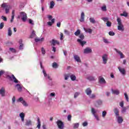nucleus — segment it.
I'll return each instance as SVG.
<instances>
[{"instance_id": "nucleus-10", "label": "nucleus", "mask_w": 129, "mask_h": 129, "mask_svg": "<svg viewBox=\"0 0 129 129\" xmlns=\"http://www.w3.org/2000/svg\"><path fill=\"white\" fill-rule=\"evenodd\" d=\"M114 51H115V52H116L117 54H118L120 55V58L121 59L124 58V55L123 53H122V52L121 51H120V50H119L116 48H114Z\"/></svg>"}, {"instance_id": "nucleus-3", "label": "nucleus", "mask_w": 129, "mask_h": 129, "mask_svg": "<svg viewBox=\"0 0 129 129\" xmlns=\"http://www.w3.org/2000/svg\"><path fill=\"white\" fill-rule=\"evenodd\" d=\"M91 112L93 115L94 117H95V119L97 120V121H99L100 119H99V116L97 114V110L95 109V108L92 107L91 109Z\"/></svg>"}, {"instance_id": "nucleus-22", "label": "nucleus", "mask_w": 129, "mask_h": 129, "mask_svg": "<svg viewBox=\"0 0 129 129\" xmlns=\"http://www.w3.org/2000/svg\"><path fill=\"white\" fill-rule=\"evenodd\" d=\"M87 79L89 80V81H95V77L91 76H88Z\"/></svg>"}, {"instance_id": "nucleus-6", "label": "nucleus", "mask_w": 129, "mask_h": 129, "mask_svg": "<svg viewBox=\"0 0 129 129\" xmlns=\"http://www.w3.org/2000/svg\"><path fill=\"white\" fill-rule=\"evenodd\" d=\"M2 8H4L5 9L6 14H9V13H10V9H11V6L10 5H7L6 3H3L2 5Z\"/></svg>"}, {"instance_id": "nucleus-32", "label": "nucleus", "mask_w": 129, "mask_h": 129, "mask_svg": "<svg viewBox=\"0 0 129 129\" xmlns=\"http://www.w3.org/2000/svg\"><path fill=\"white\" fill-rule=\"evenodd\" d=\"M36 37H37V35H36V32H35V31L33 30L30 35V38H36Z\"/></svg>"}, {"instance_id": "nucleus-44", "label": "nucleus", "mask_w": 129, "mask_h": 129, "mask_svg": "<svg viewBox=\"0 0 129 129\" xmlns=\"http://www.w3.org/2000/svg\"><path fill=\"white\" fill-rule=\"evenodd\" d=\"M107 112L106 111H103L102 112V116L103 118H104V117H105V116H106V114H107Z\"/></svg>"}, {"instance_id": "nucleus-31", "label": "nucleus", "mask_w": 129, "mask_h": 129, "mask_svg": "<svg viewBox=\"0 0 129 129\" xmlns=\"http://www.w3.org/2000/svg\"><path fill=\"white\" fill-rule=\"evenodd\" d=\"M120 16H121V17H125V18H126V17L128 16V14L126 13V12L124 11L123 13L120 14Z\"/></svg>"}, {"instance_id": "nucleus-60", "label": "nucleus", "mask_w": 129, "mask_h": 129, "mask_svg": "<svg viewBox=\"0 0 129 129\" xmlns=\"http://www.w3.org/2000/svg\"><path fill=\"white\" fill-rule=\"evenodd\" d=\"M63 38H64V35H63V33H60V40H61V41H62V40H63Z\"/></svg>"}, {"instance_id": "nucleus-42", "label": "nucleus", "mask_w": 129, "mask_h": 129, "mask_svg": "<svg viewBox=\"0 0 129 129\" xmlns=\"http://www.w3.org/2000/svg\"><path fill=\"white\" fill-rule=\"evenodd\" d=\"M121 112L122 113H124L126 112V108L125 107H122V109L121 110Z\"/></svg>"}, {"instance_id": "nucleus-53", "label": "nucleus", "mask_w": 129, "mask_h": 129, "mask_svg": "<svg viewBox=\"0 0 129 129\" xmlns=\"http://www.w3.org/2000/svg\"><path fill=\"white\" fill-rule=\"evenodd\" d=\"M9 50L12 52V53H16V49L14 48H10Z\"/></svg>"}, {"instance_id": "nucleus-40", "label": "nucleus", "mask_w": 129, "mask_h": 129, "mask_svg": "<svg viewBox=\"0 0 129 129\" xmlns=\"http://www.w3.org/2000/svg\"><path fill=\"white\" fill-rule=\"evenodd\" d=\"M64 80H68V79L69 78V77H70V73L65 74L64 75Z\"/></svg>"}, {"instance_id": "nucleus-48", "label": "nucleus", "mask_w": 129, "mask_h": 129, "mask_svg": "<svg viewBox=\"0 0 129 129\" xmlns=\"http://www.w3.org/2000/svg\"><path fill=\"white\" fill-rule=\"evenodd\" d=\"M124 95L125 97L126 100L127 102H128V96L127 95V94H126V93H124Z\"/></svg>"}, {"instance_id": "nucleus-59", "label": "nucleus", "mask_w": 129, "mask_h": 129, "mask_svg": "<svg viewBox=\"0 0 129 129\" xmlns=\"http://www.w3.org/2000/svg\"><path fill=\"white\" fill-rule=\"evenodd\" d=\"M16 102V97L14 96L12 98V103L14 104Z\"/></svg>"}, {"instance_id": "nucleus-20", "label": "nucleus", "mask_w": 129, "mask_h": 129, "mask_svg": "<svg viewBox=\"0 0 129 129\" xmlns=\"http://www.w3.org/2000/svg\"><path fill=\"white\" fill-rule=\"evenodd\" d=\"M15 87L17 88L18 91H19V92H22V88L21 86V85H20L19 84H17L15 85Z\"/></svg>"}, {"instance_id": "nucleus-28", "label": "nucleus", "mask_w": 129, "mask_h": 129, "mask_svg": "<svg viewBox=\"0 0 129 129\" xmlns=\"http://www.w3.org/2000/svg\"><path fill=\"white\" fill-rule=\"evenodd\" d=\"M84 30L86 33H89V34H91V33H92V29L90 28L86 29L85 28H84Z\"/></svg>"}, {"instance_id": "nucleus-7", "label": "nucleus", "mask_w": 129, "mask_h": 129, "mask_svg": "<svg viewBox=\"0 0 129 129\" xmlns=\"http://www.w3.org/2000/svg\"><path fill=\"white\" fill-rule=\"evenodd\" d=\"M17 101L18 102H21V103H22V104H23V105L24 106H25V107H27L28 106H29V104H27V102H26V101H25L24 100V99L23 98V97H20L18 99V100H17Z\"/></svg>"}, {"instance_id": "nucleus-55", "label": "nucleus", "mask_w": 129, "mask_h": 129, "mask_svg": "<svg viewBox=\"0 0 129 129\" xmlns=\"http://www.w3.org/2000/svg\"><path fill=\"white\" fill-rule=\"evenodd\" d=\"M109 36H114L115 35V33L113 32V31H110L109 32Z\"/></svg>"}, {"instance_id": "nucleus-18", "label": "nucleus", "mask_w": 129, "mask_h": 129, "mask_svg": "<svg viewBox=\"0 0 129 129\" xmlns=\"http://www.w3.org/2000/svg\"><path fill=\"white\" fill-rule=\"evenodd\" d=\"M113 112L115 113V117L119 115V110H118V108H115L113 109Z\"/></svg>"}, {"instance_id": "nucleus-19", "label": "nucleus", "mask_w": 129, "mask_h": 129, "mask_svg": "<svg viewBox=\"0 0 129 129\" xmlns=\"http://www.w3.org/2000/svg\"><path fill=\"white\" fill-rule=\"evenodd\" d=\"M85 17V14H84V12H82L81 14V19L80 20V21L83 23L84 22V19Z\"/></svg>"}, {"instance_id": "nucleus-56", "label": "nucleus", "mask_w": 129, "mask_h": 129, "mask_svg": "<svg viewBox=\"0 0 129 129\" xmlns=\"http://www.w3.org/2000/svg\"><path fill=\"white\" fill-rule=\"evenodd\" d=\"M1 19H2V20H3V21H5V22H7V21H8L7 17L4 16H2L1 17Z\"/></svg>"}, {"instance_id": "nucleus-21", "label": "nucleus", "mask_w": 129, "mask_h": 129, "mask_svg": "<svg viewBox=\"0 0 129 129\" xmlns=\"http://www.w3.org/2000/svg\"><path fill=\"white\" fill-rule=\"evenodd\" d=\"M74 58L75 60L77 61V62H78L79 63H81V59H80V57L78 55H75L74 56Z\"/></svg>"}, {"instance_id": "nucleus-30", "label": "nucleus", "mask_w": 129, "mask_h": 129, "mask_svg": "<svg viewBox=\"0 0 129 129\" xmlns=\"http://www.w3.org/2000/svg\"><path fill=\"white\" fill-rule=\"evenodd\" d=\"M97 106H100L102 105V101L101 100H98L96 101Z\"/></svg>"}, {"instance_id": "nucleus-26", "label": "nucleus", "mask_w": 129, "mask_h": 129, "mask_svg": "<svg viewBox=\"0 0 129 129\" xmlns=\"http://www.w3.org/2000/svg\"><path fill=\"white\" fill-rule=\"evenodd\" d=\"M111 91L112 94H115L116 95H118V94L120 93L119 91L118 90H113L112 89Z\"/></svg>"}, {"instance_id": "nucleus-35", "label": "nucleus", "mask_w": 129, "mask_h": 129, "mask_svg": "<svg viewBox=\"0 0 129 129\" xmlns=\"http://www.w3.org/2000/svg\"><path fill=\"white\" fill-rule=\"evenodd\" d=\"M56 44H57V45H59V43L58 41L52 39V45H53V46H55Z\"/></svg>"}, {"instance_id": "nucleus-1", "label": "nucleus", "mask_w": 129, "mask_h": 129, "mask_svg": "<svg viewBox=\"0 0 129 129\" xmlns=\"http://www.w3.org/2000/svg\"><path fill=\"white\" fill-rule=\"evenodd\" d=\"M117 30L118 31H120V32H123L124 31V26L123 24H122V22H121V19L117 17Z\"/></svg>"}, {"instance_id": "nucleus-25", "label": "nucleus", "mask_w": 129, "mask_h": 129, "mask_svg": "<svg viewBox=\"0 0 129 129\" xmlns=\"http://www.w3.org/2000/svg\"><path fill=\"white\" fill-rule=\"evenodd\" d=\"M34 40L36 43H38V42H43L44 41V38H40L39 37H36Z\"/></svg>"}, {"instance_id": "nucleus-33", "label": "nucleus", "mask_w": 129, "mask_h": 129, "mask_svg": "<svg viewBox=\"0 0 129 129\" xmlns=\"http://www.w3.org/2000/svg\"><path fill=\"white\" fill-rule=\"evenodd\" d=\"M25 125L29 126V125H32V121L30 120H28L25 122Z\"/></svg>"}, {"instance_id": "nucleus-17", "label": "nucleus", "mask_w": 129, "mask_h": 129, "mask_svg": "<svg viewBox=\"0 0 129 129\" xmlns=\"http://www.w3.org/2000/svg\"><path fill=\"white\" fill-rule=\"evenodd\" d=\"M98 79L100 83H101L102 84H105V83H106V81H105V80L103 77L100 76L99 77Z\"/></svg>"}, {"instance_id": "nucleus-24", "label": "nucleus", "mask_w": 129, "mask_h": 129, "mask_svg": "<svg viewBox=\"0 0 129 129\" xmlns=\"http://www.w3.org/2000/svg\"><path fill=\"white\" fill-rule=\"evenodd\" d=\"M19 116L21 117L22 122L25 121V113L23 112L20 113L19 114Z\"/></svg>"}, {"instance_id": "nucleus-39", "label": "nucleus", "mask_w": 129, "mask_h": 129, "mask_svg": "<svg viewBox=\"0 0 129 129\" xmlns=\"http://www.w3.org/2000/svg\"><path fill=\"white\" fill-rule=\"evenodd\" d=\"M81 33V31H80V30L78 29L75 32V36H79V35H80Z\"/></svg>"}, {"instance_id": "nucleus-57", "label": "nucleus", "mask_w": 129, "mask_h": 129, "mask_svg": "<svg viewBox=\"0 0 129 129\" xmlns=\"http://www.w3.org/2000/svg\"><path fill=\"white\" fill-rule=\"evenodd\" d=\"M87 125H88V123L87 122L85 121L83 123V126H87Z\"/></svg>"}, {"instance_id": "nucleus-16", "label": "nucleus", "mask_w": 129, "mask_h": 129, "mask_svg": "<svg viewBox=\"0 0 129 129\" xmlns=\"http://www.w3.org/2000/svg\"><path fill=\"white\" fill-rule=\"evenodd\" d=\"M118 69L119 71V72L122 74V75H125V73H126V72L125 71V70L124 68H121L120 67H118Z\"/></svg>"}, {"instance_id": "nucleus-64", "label": "nucleus", "mask_w": 129, "mask_h": 129, "mask_svg": "<svg viewBox=\"0 0 129 129\" xmlns=\"http://www.w3.org/2000/svg\"><path fill=\"white\" fill-rule=\"evenodd\" d=\"M29 24H31V25H34L33 20H32L31 19H29Z\"/></svg>"}, {"instance_id": "nucleus-41", "label": "nucleus", "mask_w": 129, "mask_h": 129, "mask_svg": "<svg viewBox=\"0 0 129 129\" xmlns=\"http://www.w3.org/2000/svg\"><path fill=\"white\" fill-rule=\"evenodd\" d=\"M58 63H57L56 62H54L53 63H52V68H54V69H56V68H58Z\"/></svg>"}, {"instance_id": "nucleus-50", "label": "nucleus", "mask_w": 129, "mask_h": 129, "mask_svg": "<svg viewBox=\"0 0 129 129\" xmlns=\"http://www.w3.org/2000/svg\"><path fill=\"white\" fill-rule=\"evenodd\" d=\"M102 20L104 21V22H108V18L107 17L102 18Z\"/></svg>"}, {"instance_id": "nucleus-58", "label": "nucleus", "mask_w": 129, "mask_h": 129, "mask_svg": "<svg viewBox=\"0 0 129 129\" xmlns=\"http://www.w3.org/2000/svg\"><path fill=\"white\" fill-rule=\"evenodd\" d=\"M72 117V116H71V115H68V120H69V121H70V120H71Z\"/></svg>"}, {"instance_id": "nucleus-14", "label": "nucleus", "mask_w": 129, "mask_h": 129, "mask_svg": "<svg viewBox=\"0 0 129 129\" xmlns=\"http://www.w3.org/2000/svg\"><path fill=\"white\" fill-rule=\"evenodd\" d=\"M0 94L2 97H4L6 96V90H5V88L2 87L0 89Z\"/></svg>"}, {"instance_id": "nucleus-36", "label": "nucleus", "mask_w": 129, "mask_h": 129, "mask_svg": "<svg viewBox=\"0 0 129 129\" xmlns=\"http://www.w3.org/2000/svg\"><path fill=\"white\" fill-rule=\"evenodd\" d=\"M12 34H13V33L12 32V29H11V28H9L8 30V36L11 37V36H12Z\"/></svg>"}, {"instance_id": "nucleus-11", "label": "nucleus", "mask_w": 129, "mask_h": 129, "mask_svg": "<svg viewBox=\"0 0 129 129\" xmlns=\"http://www.w3.org/2000/svg\"><path fill=\"white\" fill-rule=\"evenodd\" d=\"M20 16L23 22H26L28 17H27V14L24 12H21L20 14Z\"/></svg>"}, {"instance_id": "nucleus-34", "label": "nucleus", "mask_w": 129, "mask_h": 129, "mask_svg": "<svg viewBox=\"0 0 129 129\" xmlns=\"http://www.w3.org/2000/svg\"><path fill=\"white\" fill-rule=\"evenodd\" d=\"M54 7H55V3L54 2V1H51L50 2L49 9H53Z\"/></svg>"}, {"instance_id": "nucleus-62", "label": "nucleus", "mask_w": 129, "mask_h": 129, "mask_svg": "<svg viewBox=\"0 0 129 129\" xmlns=\"http://www.w3.org/2000/svg\"><path fill=\"white\" fill-rule=\"evenodd\" d=\"M47 18H48L49 21H51L52 20V18H53V17H52L51 15H47Z\"/></svg>"}, {"instance_id": "nucleus-5", "label": "nucleus", "mask_w": 129, "mask_h": 129, "mask_svg": "<svg viewBox=\"0 0 129 129\" xmlns=\"http://www.w3.org/2000/svg\"><path fill=\"white\" fill-rule=\"evenodd\" d=\"M7 79H9L10 81H12L13 82H14V83H16V84H18V83H20V81L16 78V77L14 75H12V76L7 75Z\"/></svg>"}, {"instance_id": "nucleus-54", "label": "nucleus", "mask_w": 129, "mask_h": 129, "mask_svg": "<svg viewBox=\"0 0 129 129\" xmlns=\"http://www.w3.org/2000/svg\"><path fill=\"white\" fill-rule=\"evenodd\" d=\"M41 52L43 55H45V54L46 53V51H45L44 47L41 48Z\"/></svg>"}, {"instance_id": "nucleus-23", "label": "nucleus", "mask_w": 129, "mask_h": 129, "mask_svg": "<svg viewBox=\"0 0 129 129\" xmlns=\"http://www.w3.org/2000/svg\"><path fill=\"white\" fill-rule=\"evenodd\" d=\"M70 77L72 81H75V80H76V76L74 74L70 73Z\"/></svg>"}, {"instance_id": "nucleus-4", "label": "nucleus", "mask_w": 129, "mask_h": 129, "mask_svg": "<svg viewBox=\"0 0 129 129\" xmlns=\"http://www.w3.org/2000/svg\"><path fill=\"white\" fill-rule=\"evenodd\" d=\"M79 38L80 39H77V42L79 43L82 47H83L84 45L86 44V41H83V40H84V35H83V34L80 35Z\"/></svg>"}, {"instance_id": "nucleus-52", "label": "nucleus", "mask_w": 129, "mask_h": 129, "mask_svg": "<svg viewBox=\"0 0 129 129\" xmlns=\"http://www.w3.org/2000/svg\"><path fill=\"white\" fill-rule=\"evenodd\" d=\"M106 24V26L107 27H111V22H109V21H107Z\"/></svg>"}, {"instance_id": "nucleus-61", "label": "nucleus", "mask_w": 129, "mask_h": 129, "mask_svg": "<svg viewBox=\"0 0 129 129\" xmlns=\"http://www.w3.org/2000/svg\"><path fill=\"white\" fill-rule=\"evenodd\" d=\"M123 101H122L119 103V105L122 108L123 107Z\"/></svg>"}, {"instance_id": "nucleus-27", "label": "nucleus", "mask_w": 129, "mask_h": 129, "mask_svg": "<svg viewBox=\"0 0 129 129\" xmlns=\"http://www.w3.org/2000/svg\"><path fill=\"white\" fill-rule=\"evenodd\" d=\"M23 41L21 39L19 40V44H20V46H19V49L20 50H23V48H24V44L22 43Z\"/></svg>"}, {"instance_id": "nucleus-38", "label": "nucleus", "mask_w": 129, "mask_h": 129, "mask_svg": "<svg viewBox=\"0 0 129 129\" xmlns=\"http://www.w3.org/2000/svg\"><path fill=\"white\" fill-rule=\"evenodd\" d=\"M89 21L92 24H95V23H96V21H95V19H94V18H90Z\"/></svg>"}, {"instance_id": "nucleus-37", "label": "nucleus", "mask_w": 129, "mask_h": 129, "mask_svg": "<svg viewBox=\"0 0 129 129\" xmlns=\"http://www.w3.org/2000/svg\"><path fill=\"white\" fill-rule=\"evenodd\" d=\"M79 127V123H76L73 124V128L76 129Z\"/></svg>"}, {"instance_id": "nucleus-29", "label": "nucleus", "mask_w": 129, "mask_h": 129, "mask_svg": "<svg viewBox=\"0 0 129 129\" xmlns=\"http://www.w3.org/2000/svg\"><path fill=\"white\" fill-rule=\"evenodd\" d=\"M38 129L41 128V121H40V118L37 119V125L36 126Z\"/></svg>"}, {"instance_id": "nucleus-46", "label": "nucleus", "mask_w": 129, "mask_h": 129, "mask_svg": "<svg viewBox=\"0 0 129 129\" xmlns=\"http://www.w3.org/2000/svg\"><path fill=\"white\" fill-rule=\"evenodd\" d=\"M80 94V93L76 92L74 94V98H77V97H78V96H79Z\"/></svg>"}, {"instance_id": "nucleus-45", "label": "nucleus", "mask_w": 129, "mask_h": 129, "mask_svg": "<svg viewBox=\"0 0 129 129\" xmlns=\"http://www.w3.org/2000/svg\"><path fill=\"white\" fill-rule=\"evenodd\" d=\"M101 10L103 11V12H106L107 11V9H106V6H103L101 7Z\"/></svg>"}, {"instance_id": "nucleus-51", "label": "nucleus", "mask_w": 129, "mask_h": 129, "mask_svg": "<svg viewBox=\"0 0 129 129\" xmlns=\"http://www.w3.org/2000/svg\"><path fill=\"white\" fill-rule=\"evenodd\" d=\"M50 96L51 97H55V96H56V94L55 92H52L50 94Z\"/></svg>"}, {"instance_id": "nucleus-12", "label": "nucleus", "mask_w": 129, "mask_h": 129, "mask_svg": "<svg viewBox=\"0 0 129 129\" xmlns=\"http://www.w3.org/2000/svg\"><path fill=\"white\" fill-rule=\"evenodd\" d=\"M92 53V49L90 47H86L84 49V54H90Z\"/></svg>"}, {"instance_id": "nucleus-47", "label": "nucleus", "mask_w": 129, "mask_h": 129, "mask_svg": "<svg viewBox=\"0 0 129 129\" xmlns=\"http://www.w3.org/2000/svg\"><path fill=\"white\" fill-rule=\"evenodd\" d=\"M64 33L66 35H67L68 36H69V35H70V32H69V31L67 30H64Z\"/></svg>"}, {"instance_id": "nucleus-15", "label": "nucleus", "mask_w": 129, "mask_h": 129, "mask_svg": "<svg viewBox=\"0 0 129 129\" xmlns=\"http://www.w3.org/2000/svg\"><path fill=\"white\" fill-rule=\"evenodd\" d=\"M42 72L43 73L44 77H45L46 79H49V80H52V79L51 78L50 76H49V75L47 74V73H46V71H45V70L43 69Z\"/></svg>"}, {"instance_id": "nucleus-13", "label": "nucleus", "mask_w": 129, "mask_h": 129, "mask_svg": "<svg viewBox=\"0 0 129 129\" xmlns=\"http://www.w3.org/2000/svg\"><path fill=\"white\" fill-rule=\"evenodd\" d=\"M115 117L118 123H122V121H123V119L122 118V116L119 115L116 116Z\"/></svg>"}, {"instance_id": "nucleus-8", "label": "nucleus", "mask_w": 129, "mask_h": 129, "mask_svg": "<svg viewBox=\"0 0 129 129\" xmlns=\"http://www.w3.org/2000/svg\"><path fill=\"white\" fill-rule=\"evenodd\" d=\"M102 63L105 65L108 61V55L106 54H104L102 56Z\"/></svg>"}, {"instance_id": "nucleus-63", "label": "nucleus", "mask_w": 129, "mask_h": 129, "mask_svg": "<svg viewBox=\"0 0 129 129\" xmlns=\"http://www.w3.org/2000/svg\"><path fill=\"white\" fill-rule=\"evenodd\" d=\"M3 74H5V72L4 71L2 70L0 71V77L3 75Z\"/></svg>"}, {"instance_id": "nucleus-9", "label": "nucleus", "mask_w": 129, "mask_h": 129, "mask_svg": "<svg viewBox=\"0 0 129 129\" xmlns=\"http://www.w3.org/2000/svg\"><path fill=\"white\" fill-rule=\"evenodd\" d=\"M56 124H57L58 128L62 129L64 128V123L60 120H58L56 122Z\"/></svg>"}, {"instance_id": "nucleus-2", "label": "nucleus", "mask_w": 129, "mask_h": 129, "mask_svg": "<svg viewBox=\"0 0 129 129\" xmlns=\"http://www.w3.org/2000/svg\"><path fill=\"white\" fill-rule=\"evenodd\" d=\"M85 93L89 96V98L90 99H95L96 98V95H95V94H91L92 93V90H91V89L90 88H88L85 90Z\"/></svg>"}, {"instance_id": "nucleus-43", "label": "nucleus", "mask_w": 129, "mask_h": 129, "mask_svg": "<svg viewBox=\"0 0 129 129\" xmlns=\"http://www.w3.org/2000/svg\"><path fill=\"white\" fill-rule=\"evenodd\" d=\"M103 41L105 44H109V43H110L107 39L105 38H103Z\"/></svg>"}, {"instance_id": "nucleus-49", "label": "nucleus", "mask_w": 129, "mask_h": 129, "mask_svg": "<svg viewBox=\"0 0 129 129\" xmlns=\"http://www.w3.org/2000/svg\"><path fill=\"white\" fill-rule=\"evenodd\" d=\"M4 26H5V23H4V22L1 23L0 24V30H3Z\"/></svg>"}]
</instances>
